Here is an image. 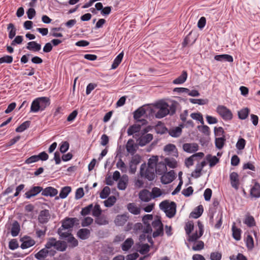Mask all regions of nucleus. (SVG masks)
I'll use <instances>...</instances> for the list:
<instances>
[{"label":"nucleus","mask_w":260,"mask_h":260,"mask_svg":"<svg viewBox=\"0 0 260 260\" xmlns=\"http://www.w3.org/2000/svg\"><path fill=\"white\" fill-rule=\"evenodd\" d=\"M198 226H199V233L198 231H196L195 233L192 234H190V235H188L187 240L189 242H195L197 241L203 235L204 233V229L203 225L201 223L198 222Z\"/></svg>","instance_id":"0eeeda50"},{"label":"nucleus","mask_w":260,"mask_h":260,"mask_svg":"<svg viewBox=\"0 0 260 260\" xmlns=\"http://www.w3.org/2000/svg\"><path fill=\"white\" fill-rule=\"evenodd\" d=\"M42 194L44 196L54 197L57 194V190L52 187H47L44 189H43Z\"/></svg>","instance_id":"bb28decb"},{"label":"nucleus","mask_w":260,"mask_h":260,"mask_svg":"<svg viewBox=\"0 0 260 260\" xmlns=\"http://www.w3.org/2000/svg\"><path fill=\"white\" fill-rule=\"evenodd\" d=\"M150 250V246L148 244H142L139 250V252L142 254H145L148 252Z\"/></svg>","instance_id":"338daca9"},{"label":"nucleus","mask_w":260,"mask_h":260,"mask_svg":"<svg viewBox=\"0 0 260 260\" xmlns=\"http://www.w3.org/2000/svg\"><path fill=\"white\" fill-rule=\"evenodd\" d=\"M92 210V215L95 217L101 215L102 212L101 207L99 204H96Z\"/></svg>","instance_id":"6e6d98bb"},{"label":"nucleus","mask_w":260,"mask_h":260,"mask_svg":"<svg viewBox=\"0 0 260 260\" xmlns=\"http://www.w3.org/2000/svg\"><path fill=\"white\" fill-rule=\"evenodd\" d=\"M245 144L246 141L243 138H240L236 144V147L241 150L244 148Z\"/></svg>","instance_id":"69168bd1"},{"label":"nucleus","mask_w":260,"mask_h":260,"mask_svg":"<svg viewBox=\"0 0 260 260\" xmlns=\"http://www.w3.org/2000/svg\"><path fill=\"white\" fill-rule=\"evenodd\" d=\"M204 243L202 241H198L193 244L192 249L194 251H200L204 249Z\"/></svg>","instance_id":"5fc2aeb1"},{"label":"nucleus","mask_w":260,"mask_h":260,"mask_svg":"<svg viewBox=\"0 0 260 260\" xmlns=\"http://www.w3.org/2000/svg\"><path fill=\"white\" fill-rule=\"evenodd\" d=\"M202 168L199 165H197L195 170L192 172L191 176L196 178H199L201 175Z\"/></svg>","instance_id":"bf43d9fd"},{"label":"nucleus","mask_w":260,"mask_h":260,"mask_svg":"<svg viewBox=\"0 0 260 260\" xmlns=\"http://www.w3.org/2000/svg\"><path fill=\"white\" fill-rule=\"evenodd\" d=\"M249 109L248 108H245L241 109L238 112V117L240 119H245L248 116L249 113Z\"/></svg>","instance_id":"a19ab883"},{"label":"nucleus","mask_w":260,"mask_h":260,"mask_svg":"<svg viewBox=\"0 0 260 260\" xmlns=\"http://www.w3.org/2000/svg\"><path fill=\"white\" fill-rule=\"evenodd\" d=\"M20 232V225L17 221H15L11 228V235L13 237L17 236Z\"/></svg>","instance_id":"ea45409f"},{"label":"nucleus","mask_w":260,"mask_h":260,"mask_svg":"<svg viewBox=\"0 0 260 260\" xmlns=\"http://www.w3.org/2000/svg\"><path fill=\"white\" fill-rule=\"evenodd\" d=\"M123 57V52H121L116 57V58L114 59L113 62L112 64V66H111L112 69H115L118 67V66L119 65V64L121 63V62L122 61Z\"/></svg>","instance_id":"c9c22d12"},{"label":"nucleus","mask_w":260,"mask_h":260,"mask_svg":"<svg viewBox=\"0 0 260 260\" xmlns=\"http://www.w3.org/2000/svg\"><path fill=\"white\" fill-rule=\"evenodd\" d=\"M67 241L69 244V246L72 247H75L77 246L78 244V242L77 239H76L71 233L69 236H68Z\"/></svg>","instance_id":"8fccbe9b"},{"label":"nucleus","mask_w":260,"mask_h":260,"mask_svg":"<svg viewBox=\"0 0 260 260\" xmlns=\"http://www.w3.org/2000/svg\"><path fill=\"white\" fill-rule=\"evenodd\" d=\"M20 241L21 242L20 247L23 249L29 248L34 246L36 243V242L34 239L27 236L22 237Z\"/></svg>","instance_id":"6e6552de"},{"label":"nucleus","mask_w":260,"mask_h":260,"mask_svg":"<svg viewBox=\"0 0 260 260\" xmlns=\"http://www.w3.org/2000/svg\"><path fill=\"white\" fill-rule=\"evenodd\" d=\"M56 240V239L54 238H49L45 244V247L48 250H49L52 247L54 248Z\"/></svg>","instance_id":"4d7b16f0"},{"label":"nucleus","mask_w":260,"mask_h":260,"mask_svg":"<svg viewBox=\"0 0 260 260\" xmlns=\"http://www.w3.org/2000/svg\"><path fill=\"white\" fill-rule=\"evenodd\" d=\"M110 193V189L108 186H105L100 193L101 199H106Z\"/></svg>","instance_id":"13d9d810"},{"label":"nucleus","mask_w":260,"mask_h":260,"mask_svg":"<svg viewBox=\"0 0 260 260\" xmlns=\"http://www.w3.org/2000/svg\"><path fill=\"white\" fill-rule=\"evenodd\" d=\"M164 151L166 152L172 154L174 156H178V151L175 145L169 144L165 146Z\"/></svg>","instance_id":"a878e982"},{"label":"nucleus","mask_w":260,"mask_h":260,"mask_svg":"<svg viewBox=\"0 0 260 260\" xmlns=\"http://www.w3.org/2000/svg\"><path fill=\"white\" fill-rule=\"evenodd\" d=\"M181 133L182 128L180 126L176 127L169 130V135L173 137H179L181 135Z\"/></svg>","instance_id":"f704fd0d"},{"label":"nucleus","mask_w":260,"mask_h":260,"mask_svg":"<svg viewBox=\"0 0 260 260\" xmlns=\"http://www.w3.org/2000/svg\"><path fill=\"white\" fill-rule=\"evenodd\" d=\"M128 181V176L126 175H123L118 183V188L120 190H124L126 188Z\"/></svg>","instance_id":"b1692460"},{"label":"nucleus","mask_w":260,"mask_h":260,"mask_svg":"<svg viewBox=\"0 0 260 260\" xmlns=\"http://www.w3.org/2000/svg\"><path fill=\"white\" fill-rule=\"evenodd\" d=\"M37 99L41 108V111L44 110L45 108L49 106L50 104V100L48 98L41 97L37 98Z\"/></svg>","instance_id":"393cba45"},{"label":"nucleus","mask_w":260,"mask_h":260,"mask_svg":"<svg viewBox=\"0 0 260 260\" xmlns=\"http://www.w3.org/2000/svg\"><path fill=\"white\" fill-rule=\"evenodd\" d=\"M153 216L151 214H146L144 215L142 218L143 223L146 225L143 229V232L145 233L149 234L151 233L152 229L150 224L149 223V221L152 220Z\"/></svg>","instance_id":"9d476101"},{"label":"nucleus","mask_w":260,"mask_h":260,"mask_svg":"<svg viewBox=\"0 0 260 260\" xmlns=\"http://www.w3.org/2000/svg\"><path fill=\"white\" fill-rule=\"evenodd\" d=\"M129 216L127 214L118 215L114 219V223L117 226H123L128 220Z\"/></svg>","instance_id":"2eb2a0df"},{"label":"nucleus","mask_w":260,"mask_h":260,"mask_svg":"<svg viewBox=\"0 0 260 260\" xmlns=\"http://www.w3.org/2000/svg\"><path fill=\"white\" fill-rule=\"evenodd\" d=\"M164 162L166 164V166H168L171 168H175L177 166V161L173 158H166Z\"/></svg>","instance_id":"a18cd8bd"},{"label":"nucleus","mask_w":260,"mask_h":260,"mask_svg":"<svg viewBox=\"0 0 260 260\" xmlns=\"http://www.w3.org/2000/svg\"><path fill=\"white\" fill-rule=\"evenodd\" d=\"M93 208V205L92 204H90L88 206L83 208L81 211V214L83 216H85L86 215H88L90 213V211L92 210Z\"/></svg>","instance_id":"680f3d73"},{"label":"nucleus","mask_w":260,"mask_h":260,"mask_svg":"<svg viewBox=\"0 0 260 260\" xmlns=\"http://www.w3.org/2000/svg\"><path fill=\"white\" fill-rule=\"evenodd\" d=\"M69 148V143L67 141L61 142L60 144L59 150L61 153H64Z\"/></svg>","instance_id":"e2e57ef3"},{"label":"nucleus","mask_w":260,"mask_h":260,"mask_svg":"<svg viewBox=\"0 0 260 260\" xmlns=\"http://www.w3.org/2000/svg\"><path fill=\"white\" fill-rule=\"evenodd\" d=\"M90 232L87 229H81L77 232V236L82 240H85L89 238Z\"/></svg>","instance_id":"cd10ccee"},{"label":"nucleus","mask_w":260,"mask_h":260,"mask_svg":"<svg viewBox=\"0 0 260 260\" xmlns=\"http://www.w3.org/2000/svg\"><path fill=\"white\" fill-rule=\"evenodd\" d=\"M67 248V245L63 241L56 240L54 249L60 251H63Z\"/></svg>","instance_id":"e433bc0d"},{"label":"nucleus","mask_w":260,"mask_h":260,"mask_svg":"<svg viewBox=\"0 0 260 260\" xmlns=\"http://www.w3.org/2000/svg\"><path fill=\"white\" fill-rule=\"evenodd\" d=\"M187 77V72L183 71L180 76L173 81V83L174 84H181L185 82L186 80Z\"/></svg>","instance_id":"c85d7f7f"},{"label":"nucleus","mask_w":260,"mask_h":260,"mask_svg":"<svg viewBox=\"0 0 260 260\" xmlns=\"http://www.w3.org/2000/svg\"><path fill=\"white\" fill-rule=\"evenodd\" d=\"M190 117L193 119L199 121L202 124H204V120L201 113H193L190 114Z\"/></svg>","instance_id":"052dcab7"},{"label":"nucleus","mask_w":260,"mask_h":260,"mask_svg":"<svg viewBox=\"0 0 260 260\" xmlns=\"http://www.w3.org/2000/svg\"><path fill=\"white\" fill-rule=\"evenodd\" d=\"M125 148L127 152L131 155H134L136 152V145L133 139H130L128 140Z\"/></svg>","instance_id":"aec40b11"},{"label":"nucleus","mask_w":260,"mask_h":260,"mask_svg":"<svg viewBox=\"0 0 260 260\" xmlns=\"http://www.w3.org/2000/svg\"><path fill=\"white\" fill-rule=\"evenodd\" d=\"M127 209L134 215H138L141 212V208L134 203H130L127 205Z\"/></svg>","instance_id":"4be33fe9"},{"label":"nucleus","mask_w":260,"mask_h":260,"mask_svg":"<svg viewBox=\"0 0 260 260\" xmlns=\"http://www.w3.org/2000/svg\"><path fill=\"white\" fill-rule=\"evenodd\" d=\"M243 222L249 227H252L255 225L254 218L251 215H247Z\"/></svg>","instance_id":"79ce46f5"},{"label":"nucleus","mask_w":260,"mask_h":260,"mask_svg":"<svg viewBox=\"0 0 260 260\" xmlns=\"http://www.w3.org/2000/svg\"><path fill=\"white\" fill-rule=\"evenodd\" d=\"M7 29L9 31V38L12 39L16 35V29L13 23H9L8 25Z\"/></svg>","instance_id":"58836bf2"},{"label":"nucleus","mask_w":260,"mask_h":260,"mask_svg":"<svg viewBox=\"0 0 260 260\" xmlns=\"http://www.w3.org/2000/svg\"><path fill=\"white\" fill-rule=\"evenodd\" d=\"M216 111L222 118L225 121L231 120L233 118L232 111L224 106H218L217 107Z\"/></svg>","instance_id":"423d86ee"},{"label":"nucleus","mask_w":260,"mask_h":260,"mask_svg":"<svg viewBox=\"0 0 260 260\" xmlns=\"http://www.w3.org/2000/svg\"><path fill=\"white\" fill-rule=\"evenodd\" d=\"M159 207L164 210L169 218H171L175 216L176 212V204L175 202H172L170 203L165 201L160 203Z\"/></svg>","instance_id":"7ed1b4c3"},{"label":"nucleus","mask_w":260,"mask_h":260,"mask_svg":"<svg viewBox=\"0 0 260 260\" xmlns=\"http://www.w3.org/2000/svg\"><path fill=\"white\" fill-rule=\"evenodd\" d=\"M246 245L248 248L252 249L254 246V241L251 235H248L246 240Z\"/></svg>","instance_id":"0e129e2a"},{"label":"nucleus","mask_w":260,"mask_h":260,"mask_svg":"<svg viewBox=\"0 0 260 260\" xmlns=\"http://www.w3.org/2000/svg\"><path fill=\"white\" fill-rule=\"evenodd\" d=\"M169 105L165 102H159L155 104V108L157 110L155 113L157 118H162L169 114Z\"/></svg>","instance_id":"20e7f679"},{"label":"nucleus","mask_w":260,"mask_h":260,"mask_svg":"<svg viewBox=\"0 0 260 260\" xmlns=\"http://www.w3.org/2000/svg\"><path fill=\"white\" fill-rule=\"evenodd\" d=\"M71 191V188L70 186H65L63 187L59 193L60 198L61 199L66 198Z\"/></svg>","instance_id":"de8ad7c7"},{"label":"nucleus","mask_w":260,"mask_h":260,"mask_svg":"<svg viewBox=\"0 0 260 260\" xmlns=\"http://www.w3.org/2000/svg\"><path fill=\"white\" fill-rule=\"evenodd\" d=\"M141 125L140 124H134L129 127L127 129V134L129 136L132 135L135 133L139 132L141 129Z\"/></svg>","instance_id":"72a5a7b5"},{"label":"nucleus","mask_w":260,"mask_h":260,"mask_svg":"<svg viewBox=\"0 0 260 260\" xmlns=\"http://www.w3.org/2000/svg\"><path fill=\"white\" fill-rule=\"evenodd\" d=\"M250 196L251 197L258 198L260 197V185L255 182L254 185L250 189Z\"/></svg>","instance_id":"5701e85b"},{"label":"nucleus","mask_w":260,"mask_h":260,"mask_svg":"<svg viewBox=\"0 0 260 260\" xmlns=\"http://www.w3.org/2000/svg\"><path fill=\"white\" fill-rule=\"evenodd\" d=\"M47 231V227L46 226H42L41 229H36V236L40 239H43L46 235Z\"/></svg>","instance_id":"4c0bfd02"},{"label":"nucleus","mask_w":260,"mask_h":260,"mask_svg":"<svg viewBox=\"0 0 260 260\" xmlns=\"http://www.w3.org/2000/svg\"><path fill=\"white\" fill-rule=\"evenodd\" d=\"M39 111H41V108L38 100L37 98L35 100H34L31 103L30 111L36 113Z\"/></svg>","instance_id":"c03bdc74"},{"label":"nucleus","mask_w":260,"mask_h":260,"mask_svg":"<svg viewBox=\"0 0 260 260\" xmlns=\"http://www.w3.org/2000/svg\"><path fill=\"white\" fill-rule=\"evenodd\" d=\"M152 226L154 229L153 233V238H156L164 234L163 224L161 220L158 216L152 222Z\"/></svg>","instance_id":"39448f33"},{"label":"nucleus","mask_w":260,"mask_h":260,"mask_svg":"<svg viewBox=\"0 0 260 260\" xmlns=\"http://www.w3.org/2000/svg\"><path fill=\"white\" fill-rule=\"evenodd\" d=\"M167 168L166 164L164 162H156V165L154 169V172L158 175H162L167 172Z\"/></svg>","instance_id":"f3484780"},{"label":"nucleus","mask_w":260,"mask_h":260,"mask_svg":"<svg viewBox=\"0 0 260 260\" xmlns=\"http://www.w3.org/2000/svg\"><path fill=\"white\" fill-rule=\"evenodd\" d=\"M158 157L153 156L149 159L147 166L145 164H142L140 172L141 177L149 181L153 180L155 177L154 169Z\"/></svg>","instance_id":"f257e3e1"},{"label":"nucleus","mask_w":260,"mask_h":260,"mask_svg":"<svg viewBox=\"0 0 260 260\" xmlns=\"http://www.w3.org/2000/svg\"><path fill=\"white\" fill-rule=\"evenodd\" d=\"M134 244V240L132 238H127L121 245V248L123 251H128Z\"/></svg>","instance_id":"2f4dec72"},{"label":"nucleus","mask_w":260,"mask_h":260,"mask_svg":"<svg viewBox=\"0 0 260 260\" xmlns=\"http://www.w3.org/2000/svg\"><path fill=\"white\" fill-rule=\"evenodd\" d=\"M207 160L209 161L210 167H213L219 162V158L215 156H212L210 155L207 156Z\"/></svg>","instance_id":"09e8293b"},{"label":"nucleus","mask_w":260,"mask_h":260,"mask_svg":"<svg viewBox=\"0 0 260 260\" xmlns=\"http://www.w3.org/2000/svg\"><path fill=\"white\" fill-rule=\"evenodd\" d=\"M232 230L233 238L237 241L240 240L241 238V230L237 228L235 225V223H234L233 225H232Z\"/></svg>","instance_id":"c756f323"},{"label":"nucleus","mask_w":260,"mask_h":260,"mask_svg":"<svg viewBox=\"0 0 260 260\" xmlns=\"http://www.w3.org/2000/svg\"><path fill=\"white\" fill-rule=\"evenodd\" d=\"M139 197L142 201L148 202L151 199L152 196L151 192L148 190L144 189L139 192Z\"/></svg>","instance_id":"6ab92c4d"},{"label":"nucleus","mask_w":260,"mask_h":260,"mask_svg":"<svg viewBox=\"0 0 260 260\" xmlns=\"http://www.w3.org/2000/svg\"><path fill=\"white\" fill-rule=\"evenodd\" d=\"M203 212V207L202 205L198 206L194 211L190 213V216L194 218H198L202 214Z\"/></svg>","instance_id":"473e14b6"},{"label":"nucleus","mask_w":260,"mask_h":260,"mask_svg":"<svg viewBox=\"0 0 260 260\" xmlns=\"http://www.w3.org/2000/svg\"><path fill=\"white\" fill-rule=\"evenodd\" d=\"M152 139L153 135L151 134L142 135L138 139L139 145L141 146H144L149 143Z\"/></svg>","instance_id":"a211bd4d"},{"label":"nucleus","mask_w":260,"mask_h":260,"mask_svg":"<svg viewBox=\"0 0 260 260\" xmlns=\"http://www.w3.org/2000/svg\"><path fill=\"white\" fill-rule=\"evenodd\" d=\"M30 124L29 121H26L23 122L21 125L16 128V132L18 133H21L29 127Z\"/></svg>","instance_id":"49530a36"},{"label":"nucleus","mask_w":260,"mask_h":260,"mask_svg":"<svg viewBox=\"0 0 260 260\" xmlns=\"http://www.w3.org/2000/svg\"><path fill=\"white\" fill-rule=\"evenodd\" d=\"M230 180L231 186L236 190H238L240 185L238 174L236 172L231 173L230 175Z\"/></svg>","instance_id":"ddd939ff"},{"label":"nucleus","mask_w":260,"mask_h":260,"mask_svg":"<svg viewBox=\"0 0 260 260\" xmlns=\"http://www.w3.org/2000/svg\"><path fill=\"white\" fill-rule=\"evenodd\" d=\"M50 218V214L49 211L46 209L41 211L38 216L39 222L41 223H47Z\"/></svg>","instance_id":"dca6fc26"},{"label":"nucleus","mask_w":260,"mask_h":260,"mask_svg":"<svg viewBox=\"0 0 260 260\" xmlns=\"http://www.w3.org/2000/svg\"><path fill=\"white\" fill-rule=\"evenodd\" d=\"M95 222L99 225H106L109 223L106 217L104 215H100L96 217L95 219Z\"/></svg>","instance_id":"37998d69"},{"label":"nucleus","mask_w":260,"mask_h":260,"mask_svg":"<svg viewBox=\"0 0 260 260\" xmlns=\"http://www.w3.org/2000/svg\"><path fill=\"white\" fill-rule=\"evenodd\" d=\"M116 198L114 196H111L104 201V205L107 207H111L116 202Z\"/></svg>","instance_id":"864d4df0"},{"label":"nucleus","mask_w":260,"mask_h":260,"mask_svg":"<svg viewBox=\"0 0 260 260\" xmlns=\"http://www.w3.org/2000/svg\"><path fill=\"white\" fill-rule=\"evenodd\" d=\"M199 146L196 143H185L183 145V150L188 153H192L198 150Z\"/></svg>","instance_id":"412c9836"},{"label":"nucleus","mask_w":260,"mask_h":260,"mask_svg":"<svg viewBox=\"0 0 260 260\" xmlns=\"http://www.w3.org/2000/svg\"><path fill=\"white\" fill-rule=\"evenodd\" d=\"M41 48L40 44L37 43L35 41L29 42L27 43L26 49L33 51H39Z\"/></svg>","instance_id":"7c9ffc66"},{"label":"nucleus","mask_w":260,"mask_h":260,"mask_svg":"<svg viewBox=\"0 0 260 260\" xmlns=\"http://www.w3.org/2000/svg\"><path fill=\"white\" fill-rule=\"evenodd\" d=\"M42 190H43V188L41 186H33L25 193L24 197L25 198L29 199L37 195L42 191Z\"/></svg>","instance_id":"4468645a"},{"label":"nucleus","mask_w":260,"mask_h":260,"mask_svg":"<svg viewBox=\"0 0 260 260\" xmlns=\"http://www.w3.org/2000/svg\"><path fill=\"white\" fill-rule=\"evenodd\" d=\"M175 178V173L173 170L163 174L161 177V181L163 184H167L172 182Z\"/></svg>","instance_id":"f8f14e48"},{"label":"nucleus","mask_w":260,"mask_h":260,"mask_svg":"<svg viewBox=\"0 0 260 260\" xmlns=\"http://www.w3.org/2000/svg\"><path fill=\"white\" fill-rule=\"evenodd\" d=\"M146 111L147 110L145 108L144 106L139 108L134 112V118L137 122H141L142 124H144L146 120L144 119L141 120L140 118L146 114Z\"/></svg>","instance_id":"1a4fd4ad"},{"label":"nucleus","mask_w":260,"mask_h":260,"mask_svg":"<svg viewBox=\"0 0 260 260\" xmlns=\"http://www.w3.org/2000/svg\"><path fill=\"white\" fill-rule=\"evenodd\" d=\"M55 253V251L48 250L46 247H45L37 252L35 254V256L37 259L42 260L46 258L49 254L51 256L54 255Z\"/></svg>","instance_id":"9b49d317"},{"label":"nucleus","mask_w":260,"mask_h":260,"mask_svg":"<svg viewBox=\"0 0 260 260\" xmlns=\"http://www.w3.org/2000/svg\"><path fill=\"white\" fill-rule=\"evenodd\" d=\"M193 228L194 225L192 221H188L186 223L184 229L187 236L190 235V234H191V232L193 231Z\"/></svg>","instance_id":"603ef678"},{"label":"nucleus","mask_w":260,"mask_h":260,"mask_svg":"<svg viewBox=\"0 0 260 260\" xmlns=\"http://www.w3.org/2000/svg\"><path fill=\"white\" fill-rule=\"evenodd\" d=\"M117 167L121 170L122 172H125L126 171V166L125 163L121 159H120L117 162L116 164Z\"/></svg>","instance_id":"774afa93"},{"label":"nucleus","mask_w":260,"mask_h":260,"mask_svg":"<svg viewBox=\"0 0 260 260\" xmlns=\"http://www.w3.org/2000/svg\"><path fill=\"white\" fill-rule=\"evenodd\" d=\"M77 219L76 218H67L62 222V225L58 230V234L62 238H66L71 235L72 229Z\"/></svg>","instance_id":"f03ea898"},{"label":"nucleus","mask_w":260,"mask_h":260,"mask_svg":"<svg viewBox=\"0 0 260 260\" xmlns=\"http://www.w3.org/2000/svg\"><path fill=\"white\" fill-rule=\"evenodd\" d=\"M225 141V137H221L216 138L215 139L216 147L219 149H221L224 144Z\"/></svg>","instance_id":"3c124183"}]
</instances>
